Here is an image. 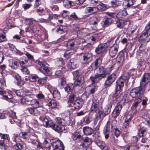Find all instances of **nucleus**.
Returning <instances> with one entry per match:
<instances>
[{
    "instance_id": "obj_1",
    "label": "nucleus",
    "mask_w": 150,
    "mask_h": 150,
    "mask_svg": "<svg viewBox=\"0 0 150 150\" xmlns=\"http://www.w3.org/2000/svg\"><path fill=\"white\" fill-rule=\"evenodd\" d=\"M6 87L5 81L4 79H0V94L3 96L4 99L10 102H13V96L8 92H6L3 91V88Z\"/></svg>"
},
{
    "instance_id": "obj_2",
    "label": "nucleus",
    "mask_w": 150,
    "mask_h": 150,
    "mask_svg": "<svg viewBox=\"0 0 150 150\" xmlns=\"http://www.w3.org/2000/svg\"><path fill=\"white\" fill-rule=\"evenodd\" d=\"M125 79L124 76H122L119 78L116 82L114 96L116 99L119 98L120 96L121 91L124 86Z\"/></svg>"
},
{
    "instance_id": "obj_3",
    "label": "nucleus",
    "mask_w": 150,
    "mask_h": 150,
    "mask_svg": "<svg viewBox=\"0 0 150 150\" xmlns=\"http://www.w3.org/2000/svg\"><path fill=\"white\" fill-rule=\"evenodd\" d=\"M149 33L147 32H144L140 35L139 38V42L141 43L139 47V49L137 51L138 52L141 53L142 51L144 50L146 44L149 41Z\"/></svg>"
},
{
    "instance_id": "obj_4",
    "label": "nucleus",
    "mask_w": 150,
    "mask_h": 150,
    "mask_svg": "<svg viewBox=\"0 0 150 150\" xmlns=\"http://www.w3.org/2000/svg\"><path fill=\"white\" fill-rule=\"evenodd\" d=\"M40 119L43 122V125L45 127H51L55 131H61L64 128V127L61 128H59L56 124L53 122L52 120H49L47 117H40Z\"/></svg>"
},
{
    "instance_id": "obj_5",
    "label": "nucleus",
    "mask_w": 150,
    "mask_h": 150,
    "mask_svg": "<svg viewBox=\"0 0 150 150\" xmlns=\"http://www.w3.org/2000/svg\"><path fill=\"white\" fill-rule=\"evenodd\" d=\"M38 64L41 66L39 68L40 72L46 75L49 76L51 74L50 69L47 63L43 61H38Z\"/></svg>"
},
{
    "instance_id": "obj_6",
    "label": "nucleus",
    "mask_w": 150,
    "mask_h": 150,
    "mask_svg": "<svg viewBox=\"0 0 150 150\" xmlns=\"http://www.w3.org/2000/svg\"><path fill=\"white\" fill-rule=\"evenodd\" d=\"M130 95L133 98H141L143 95V91L140 87H137L131 91Z\"/></svg>"
},
{
    "instance_id": "obj_7",
    "label": "nucleus",
    "mask_w": 150,
    "mask_h": 150,
    "mask_svg": "<svg viewBox=\"0 0 150 150\" xmlns=\"http://www.w3.org/2000/svg\"><path fill=\"white\" fill-rule=\"evenodd\" d=\"M80 43L81 41L78 40L71 39L67 42L66 46L68 48L72 50L77 47Z\"/></svg>"
},
{
    "instance_id": "obj_8",
    "label": "nucleus",
    "mask_w": 150,
    "mask_h": 150,
    "mask_svg": "<svg viewBox=\"0 0 150 150\" xmlns=\"http://www.w3.org/2000/svg\"><path fill=\"white\" fill-rule=\"evenodd\" d=\"M99 100L96 97H93L92 99V104L90 111L93 113L97 112L99 110Z\"/></svg>"
},
{
    "instance_id": "obj_9",
    "label": "nucleus",
    "mask_w": 150,
    "mask_h": 150,
    "mask_svg": "<svg viewBox=\"0 0 150 150\" xmlns=\"http://www.w3.org/2000/svg\"><path fill=\"white\" fill-rule=\"evenodd\" d=\"M52 145L54 150H64V146L62 142L57 140L52 142Z\"/></svg>"
},
{
    "instance_id": "obj_10",
    "label": "nucleus",
    "mask_w": 150,
    "mask_h": 150,
    "mask_svg": "<svg viewBox=\"0 0 150 150\" xmlns=\"http://www.w3.org/2000/svg\"><path fill=\"white\" fill-rule=\"evenodd\" d=\"M108 47L107 43L100 44L96 48L95 51L96 54H100L105 50Z\"/></svg>"
},
{
    "instance_id": "obj_11",
    "label": "nucleus",
    "mask_w": 150,
    "mask_h": 150,
    "mask_svg": "<svg viewBox=\"0 0 150 150\" xmlns=\"http://www.w3.org/2000/svg\"><path fill=\"white\" fill-rule=\"evenodd\" d=\"M116 76L115 74H112L108 76L105 82V86H110L116 80Z\"/></svg>"
},
{
    "instance_id": "obj_12",
    "label": "nucleus",
    "mask_w": 150,
    "mask_h": 150,
    "mask_svg": "<svg viewBox=\"0 0 150 150\" xmlns=\"http://www.w3.org/2000/svg\"><path fill=\"white\" fill-rule=\"evenodd\" d=\"M55 120L56 122L58 123L61 126H59L57 125L56 124V126H57L59 128L61 129V128L64 127V128L63 129H62V130L61 131H56L58 132H62L64 130H65V127H64V125H66V121L65 120L62 118L60 117H57L55 119Z\"/></svg>"
},
{
    "instance_id": "obj_13",
    "label": "nucleus",
    "mask_w": 150,
    "mask_h": 150,
    "mask_svg": "<svg viewBox=\"0 0 150 150\" xmlns=\"http://www.w3.org/2000/svg\"><path fill=\"white\" fill-rule=\"evenodd\" d=\"M150 79V75L149 73H145L143 75L140 82V86L144 87L148 83Z\"/></svg>"
},
{
    "instance_id": "obj_14",
    "label": "nucleus",
    "mask_w": 150,
    "mask_h": 150,
    "mask_svg": "<svg viewBox=\"0 0 150 150\" xmlns=\"http://www.w3.org/2000/svg\"><path fill=\"white\" fill-rule=\"evenodd\" d=\"M119 46L117 44L113 45L110 48L109 51V54L111 57H112L115 56L118 52Z\"/></svg>"
},
{
    "instance_id": "obj_15",
    "label": "nucleus",
    "mask_w": 150,
    "mask_h": 150,
    "mask_svg": "<svg viewBox=\"0 0 150 150\" xmlns=\"http://www.w3.org/2000/svg\"><path fill=\"white\" fill-rule=\"evenodd\" d=\"M83 104V100L80 98L77 100L73 104L75 110H79L82 107Z\"/></svg>"
},
{
    "instance_id": "obj_16",
    "label": "nucleus",
    "mask_w": 150,
    "mask_h": 150,
    "mask_svg": "<svg viewBox=\"0 0 150 150\" xmlns=\"http://www.w3.org/2000/svg\"><path fill=\"white\" fill-rule=\"evenodd\" d=\"M25 23L26 25H28L29 26L30 29L32 30V31L34 33V30L33 28L31 27V25L37 22V21L34 20L33 18H25L24 19Z\"/></svg>"
},
{
    "instance_id": "obj_17",
    "label": "nucleus",
    "mask_w": 150,
    "mask_h": 150,
    "mask_svg": "<svg viewBox=\"0 0 150 150\" xmlns=\"http://www.w3.org/2000/svg\"><path fill=\"white\" fill-rule=\"evenodd\" d=\"M92 55L90 53H86L83 54L81 62L82 64L88 63L91 58Z\"/></svg>"
},
{
    "instance_id": "obj_18",
    "label": "nucleus",
    "mask_w": 150,
    "mask_h": 150,
    "mask_svg": "<svg viewBox=\"0 0 150 150\" xmlns=\"http://www.w3.org/2000/svg\"><path fill=\"white\" fill-rule=\"evenodd\" d=\"M98 72L100 73L99 74L101 78H105L108 74L107 69L103 67H100L98 69Z\"/></svg>"
},
{
    "instance_id": "obj_19",
    "label": "nucleus",
    "mask_w": 150,
    "mask_h": 150,
    "mask_svg": "<svg viewBox=\"0 0 150 150\" xmlns=\"http://www.w3.org/2000/svg\"><path fill=\"white\" fill-rule=\"evenodd\" d=\"M68 67L72 69H75L78 67V62L75 59H72L70 60L68 63Z\"/></svg>"
},
{
    "instance_id": "obj_20",
    "label": "nucleus",
    "mask_w": 150,
    "mask_h": 150,
    "mask_svg": "<svg viewBox=\"0 0 150 150\" xmlns=\"http://www.w3.org/2000/svg\"><path fill=\"white\" fill-rule=\"evenodd\" d=\"M27 93H26V95L22 97V98L20 100L21 103L25 104H28L30 103L31 99H32V98L31 97L30 95H27Z\"/></svg>"
},
{
    "instance_id": "obj_21",
    "label": "nucleus",
    "mask_w": 150,
    "mask_h": 150,
    "mask_svg": "<svg viewBox=\"0 0 150 150\" xmlns=\"http://www.w3.org/2000/svg\"><path fill=\"white\" fill-rule=\"evenodd\" d=\"M37 108L34 107H30L28 108L27 110L30 114L35 116H37L40 113V112L37 109Z\"/></svg>"
},
{
    "instance_id": "obj_22",
    "label": "nucleus",
    "mask_w": 150,
    "mask_h": 150,
    "mask_svg": "<svg viewBox=\"0 0 150 150\" xmlns=\"http://www.w3.org/2000/svg\"><path fill=\"white\" fill-rule=\"evenodd\" d=\"M47 105L51 108H55L57 106V102L54 99H49L46 101Z\"/></svg>"
},
{
    "instance_id": "obj_23",
    "label": "nucleus",
    "mask_w": 150,
    "mask_h": 150,
    "mask_svg": "<svg viewBox=\"0 0 150 150\" xmlns=\"http://www.w3.org/2000/svg\"><path fill=\"white\" fill-rule=\"evenodd\" d=\"M84 78L82 76H79L74 82V85L75 86L82 85L84 82Z\"/></svg>"
},
{
    "instance_id": "obj_24",
    "label": "nucleus",
    "mask_w": 150,
    "mask_h": 150,
    "mask_svg": "<svg viewBox=\"0 0 150 150\" xmlns=\"http://www.w3.org/2000/svg\"><path fill=\"white\" fill-rule=\"evenodd\" d=\"M7 115L11 119H9L10 122L11 124H13L16 121V112L12 110H10L7 113Z\"/></svg>"
},
{
    "instance_id": "obj_25",
    "label": "nucleus",
    "mask_w": 150,
    "mask_h": 150,
    "mask_svg": "<svg viewBox=\"0 0 150 150\" xmlns=\"http://www.w3.org/2000/svg\"><path fill=\"white\" fill-rule=\"evenodd\" d=\"M98 11V9L96 7H88L85 9V11L86 13H88L90 15H91L97 13Z\"/></svg>"
},
{
    "instance_id": "obj_26",
    "label": "nucleus",
    "mask_w": 150,
    "mask_h": 150,
    "mask_svg": "<svg viewBox=\"0 0 150 150\" xmlns=\"http://www.w3.org/2000/svg\"><path fill=\"white\" fill-rule=\"evenodd\" d=\"M72 138L76 142H79L82 139V137L79 132H75L72 134Z\"/></svg>"
},
{
    "instance_id": "obj_27",
    "label": "nucleus",
    "mask_w": 150,
    "mask_h": 150,
    "mask_svg": "<svg viewBox=\"0 0 150 150\" xmlns=\"http://www.w3.org/2000/svg\"><path fill=\"white\" fill-rule=\"evenodd\" d=\"M9 66L11 68L16 69L18 68V64L16 61L13 59H10L9 61Z\"/></svg>"
},
{
    "instance_id": "obj_28",
    "label": "nucleus",
    "mask_w": 150,
    "mask_h": 150,
    "mask_svg": "<svg viewBox=\"0 0 150 150\" xmlns=\"http://www.w3.org/2000/svg\"><path fill=\"white\" fill-rule=\"evenodd\" d=\"M15 93L17 96L23 97L24 95H26V93H28L29 91H26L24 89H21L16 91Z\"/></svg>"
},
{
    "instance_id": "obj_29",
    "label": "nucleus",
    "mask_w": 150,
    "mask_h": 150,
    "mask_svg": "<svg viewBox=\"0 0 150 150\" xmlns=\"http://www.w3.org/2000/svg\"><path fill=\"white\" fill-rule=\"evenodd\" d=\"M76 93L74 92H71L69 96L68 102L73 104L76 101Z\"/></svg>"
},
{
    "instance_id": "obj_30",
    "label": "nucleus",
    "mask_w": 150,
    "mask_h": 150,
    "mask_svg": "<svg viewBox=\"0 0 150 150\" xmlns=\"http://www.w3.org/2000/svg\"><path fill=\"white\" fill-rule=\"evenodd\" d=\"M127 21L124 20H119L116 21V24L117 27L121 28L127 24Z\"/></svg>"
},
{
    "instance_id": "obj_31",
    "label": "nucleus",
    "mask_w": 150,
    "mask_h": 150,
    "mask_svg": "<svg viewBox=\"0 0 150 150\" xmlns=\"http://www.w3.org/2000/svg\"><path fill=\"white\" fill-rule=\"evenodd\" d=\"M83 130L84 134L87 135L91 134L93 131L92 128L88 127H83Z\"/></svg>"
},
{
    "instance_id": "obj_32",
    "label": "nucleus",
    "mask_w": 150,
    "mask_h": 150,
    "mask_svg": "<svg viewBox=\"0 0 150 150\" xmlns=\"http://www.w3.org/2000/svg\"><path fill=\"white\" fill-rule=\"evenodd\" d=\"M111 108L112 105L111 104H108L105 107L103 110L104 116H106L110 113Z\"/></svg>"
},
{
    "instance_id": "obj_33",
    "label": "nucleus",
    "mask_w": 150,
    "mask_h": 150,
    "mask_svg": "<svg viewBox=\"0 0 150 150\" xmlns=\"http://www.w3.org/2000/svg\"><path fill=\"white\" fill-rule=\"evenodd\" d=\"M102 62V59L100 58L97 59L94 63H93L91 65V66L93 68L96 69H97L98 66L100 65Z\"/></svg>"
},
{
    "instance_id": "obj_34",
    "label": "nucleus",
    "mask_w": 150,
    "mask_h": 150,
    "mask_svg": "<svg viewBox=\"0 0 150 150\" xmlns=\"http://www.w3.org/2000/svg\"><path fill=\"white\" fill-rule=\"evenodd\" d=\"M30 103V105L34 107L39 108L41 106L39 100L36 99H31Z\"/></svg>"
},
{
    "instance_id": "obj_35",
    "label": "nucleus",
    "mask_w": 150,
    "mask_h": 150,
    "mask_svg": "<svg viewBox=\"0 0 150 150\" xmlns=\"http://www.w3.org/2000/svg\"><path fill=\"white\" fill-rule=\"evenodd\" d=\"M142 101V99L141 98H136V99L134 101V102L132 106L131 107V109L133 110L136 109L137 107Z\"/></svg>"
},
{
    "instance_id": "obj_36",
    "label": "nucleus",
    "mask_w": 150,
    "mask_h": 150,
    "mask_svg": "<svg viewBox=\"0 0 150 150\" xmlns=\"http://www.w3.org/2000/svg\"><path fill=\"white\" fill-rule=\"evenodd\" d=\"M116 122L115 120L112 121V123L108 121L107 122V125L105 127L104 129H106L108 130H110V125L111 127L112 128L113 127L116 126Z\"/></svg>"
},
{
    "instance_id": "obj_37",
    "label": "nucleus",
    "mask_w": 150,
    "mask_h": 150,
    "mask_svg": "<svg viewBox=\"0 0 150 150\" xmlns=\"http://www.w3.org/2000/svg\"><path fill=\"white\" fill-rule=\"evenodd\" d=\"M135 1H125L123 3V5L125 8H127L131 6L135 2Z\"/></svg>"
},
{
    "instance_id": "obj_38",
    "label": "nucleus",
    "mask_w": 150,
    "mask_h": 150,
    "mask_svg": "<svg viewBox=\"0 0 150 150\" xmlns=\"http://www.w3.org/2000/svg\"><path fill=\"white\" fill-rule=\"evenodd\" d=\"M95 86H93V84L86 88V91H88V94H92L95 91Z\"/></svg>"
},
{
    "instance_id": "obj_39",
    "label": "nucleus",
    "mask_w": 150,
    "mask_h": 150,
    "mask_svg": "<svg viewBox=\"0 0 150 150\" xmlns=\"http://www.w3.org/2000/svg\"><path fill=\"white\" fill-rule=\"evenodd\" d=\"M114 15V13H113L109 12H106L105 15V18L112 23V19L113 18Z\"/></svg>"
},
{
    "instance_id": "obj_40",
    "label": "nucleus",
    "mask_w": 150,
    "mask_h": 150,
    "mask_svg": "<svg viewBox=\"0 0 150 150\" xmlns=\"http://www.w3.org/2000/svg\"><path fill=\"white\" fill-rule=\"evenodd\" d=\"M83 146L87 147L92 143V139L88 137L85 138L84 139Z\"/></svg>"
},
{
    "instance_id": "obj_41",
    "label": "nucleus",
    "mask_w": 150,
    "mask_h": 150,
    "mask_svg": "<svg viewBox=\"0 0 150 150\" xmlns=\"http://www.w3.org/2000/svg\"><path fill=\"white\" fill-rule=\"evenodd\" d=\"M52 94L53 98L57 99H59L60 98V94L57 90H53Z\"/></svg>"
},
{
    "instance_id": "obj_42",
    "label": "nucleus",
    "mask_w": 150,
    "mask_h": 150,
    "mask_svg": "<svg viewBox=\"0 0 150 150\" xmlns=\"http://www.w3.org/2000/svg\"><path fill=\"white\" fill-rule=\"evenodd\" d=\"M74 53V50H67L64 54V56L66 59H68Z\"/></svg>"
},
{
    "instance_id": "obj_43",
    "label": "nucleus",
    "mask_w": 150,
    "mask_h": 150,
    "mask_svg": "<svg viewBox=\"0 0 150 150\" xmlns=\"http://www.w3.org/2000/svg\"><path fill=\"white\" fill-rule=\"evenodd\" d=\"M56 31L57 32L62 33L63 32H66L67 31V27L65 26L60 25L57 28Z\"/></svg>"
},
{
    "instance_id": "obj_44",
    "label": "nucleus",
    "mask_w": 150,
    "mask_h": 150,
    "mask_svg": "<svg viewBox=\"0 0 150 150\" xmlns=\"http://www.w3.org/2000/svg\"><path fill=\"white\" fill-rule=\"evenodd\" d=\"M116 60L119 63L122 62L124 60V57L122 52H121L117 56Z\"/></svg>"
},
{
    "instance_id": "obj_45",
    "label": "nucleus",
    "mask_w": 150,
    "mask_h": 150,
    "mask_svg": "<svg viewBox=\"0 0 150 150\" xmlns=\"http://www.w3.org/2000/svg\"><path fill=\"white\" fill-rule=\"evenodd\" d=\"M74 86L72 83H70L67 84L66 86L64 88L65 91L68 93L70 91L73 89Z\"/></svg>"
},
{
    "instance_id": "obj_46",
    "label": "nucleus",
    "mask_w": 150,
    "mask_h": 150,
    "mask_svg": "<svg viewBox=\"0 0 150 150\" xmlns=\"http://www.w3.org/2000/svg\"><path fill=\"white\" fill-rule=\"evenodd\" d=\"M128 14L126 10H124L117 13V18H122L123 16H126Z\"/></svg>"
},
{
    "instance_id": "obj_47",
    "label": "nucleus",
    "mask_w": 150,
    "mask_h": 150,
    "mask_svg": "<svg viewBox=\"0 0 150 150\" xmlns=\"http://www.w3.org/2000/svg\"><path fill=\"white\" fill-rule=\"evenodd\" d=\"M89 21L91 24L93 25H95V26L97 25L98 22V21L97 18L93 17L89 19Z\"/></svg>"
},
{
    "instance_id": "obj_48",
    "label": "nucleus",
    "mask_w": 150,
    "mask_h": 150,
    "mask_svg": "<svg viewBox=\"0 0 150 150\" xmlns=\"http://www.w3.org/2000/svg\"><path fill=\"white\" fill-rule=\"evenodd\" d=\"M92 119L91 117L87 115L83 117V122L86 124H88L92 121Z\"/></svg>"
},
{
    "instance_id": "obj_49",
    "label": "nucleus",
    "mask_w": 150,
    "mask_h": 150,
    "mask_svg": "<svg viewBox=\"0 0 150 150\" xmlns=\"http://www.w3.org/2000/svg\"><path fill=\"white\" fill-rule=\"evenodd\" d=\"M98 78L99 79H101L99 74L97 73L94 76H91L90 77V79L93 83H95L96 81H97V79Z\"/></svg>"
},
{
    "instance_id": "obj_50",
    "label": "nucleus",
    "mask_w": 150,
    "mask_h": 150,
    "mask_svg": "<svg viewBox=\"0 0 150 150\" xmlns=\"http://www.w3.org/2000/svg\"><path fill=\"white\" fill-rule=\"evenodd\" d=\"M29 141L32 144L36 146L39 142L37 136L33 137L29 139Z\"/></svg>"
},
{
    "instance_id": "obj_51",
    "label": "nucleus",
    "mask_w": 150,
    "mask_h": 150,
    "mask_svg": "<svg viewBox=\"0 0 150 150\" xmlns=\"http://www.w3.org/2000/svg\"><path fill=\"white\" fill-rule=\"evenodd\" d=\"M28 63V60L25 57H23L20 59V64L21 66H24V65H26Z\"/></svg>"
},
{
    "instance_id": "obj_52",
    "label": "nucleus",
    "mask_w": 150,
    "mask_h": 150,
    "mask_svg": "<svg viewBox=\"0 0 150 150\" xmlns=\"http://www.w3.org/2000/svg\"><path fill=\"white\" fill-rule=\"evenodd\" d=\"M112 23L108 20L105 18L101 22V25L103 27H105L110 25Z\"/></svg>"
},
{
    "instance_id": "obj_53",
    "label": "nucleus",
    "mask_w": 150,
    "mask_h": 150,
    "mask_svg": "<svg viewBox=\"0 0 150 150\" xmlns=\"http://www.w3.org/2000/svg\"><path fill=\"white\" fill-rule=\"evenodd\" d=\"M47 81V77H45L40 79L38 81V82L40 85H43Z\"/></svg>"
},
{
    "instance_id": "obj_54",
    "label": "nucleus",
    "mask_w": 150,
    "mask_h": 150,
    "mask_svg": "<svg viewBox=\"0 0 150 150\" xmlns=\"http://www.w3.org/2000/svg\"><path fill=\"white\" fill-rule=\"evenodd\" d=\"M21 71L25 74H28L30 73V71L25 66L21 67Z\"/></svg>"
},
{
    "instance_id": "obj_55",
    "label": "nucleus",
    "mask_w": 150,
    "mask_h": 150,
    "mask_svg": "<svg viewBox=\"0 0 150 150\" xmlns=\"http://www.w3.org/2000/svg\"><path fill=\"white\" fill-rule=\"evenodd\" d=\"M64 6L67 8H69L72 5V2L70 1H64Z\"/></svg>"
},
{
    "instance_id": "obj_56",
    "label": "nucleus",
    "mask_w": 150,
    "mask_h": 150,
    "mask_svg": "<svg viewBox=\"0 0 150 150\" xmlns=\"http://www.w3.org/2000/svg\"><path fill=\"white\" fill-rule=\"evenodd\" d=\"M50 141L48 139H45L43 143L44 147L46 148H49L50 147Z\"/></svg>"
},
{
    "instance_id": "obj_57",
    "label": "nucleus",
    "mask_w": 150,
    "mask_h": 150,
    "mask_svg": "<svg viewBox=\"0 0 150 150\" xmlns=\"http://www.w3.org/2000/svg\"><path fill=\"white\" fill-rule=\"evenodd\" d=\"M146 129L145 128L142 127L139 130V134L140 137H141L144 136L145 132H146Z\"/></svg>"
},
{
    "instance_id": "obj_58",
    "label": "nucleus",
    "mask_w": 150,
    "mask_h": 150,
    "mask_svg": "<svg viewBox=\"0 0 150 150\" xmlns=\"http://www.w3.org/2000/svg\"><path fill=\"white\" fill-rule=\"evenodd\" d=\"M38 78L37 75L35 74H31L29 76V80L31 82L35 81Z\"/></svg>"
},
{
    "instance_id": "obj_59",
    "label": "nucleus",
    "mask_w": 150,
    "mask_h": 150,
    "mask_svg": "<svg viewBox=\"0 0 150 150\" xmlns=\"http://www.w3.org/2000/svg\"><path fill=\"white\" fill-rule=\"evenodd\" d=\"M138 148V147L136 145H129L126 148L125 150H136Z\"/></svg>"
},
{
    "instance_id": "obj_60",
    "label": "nucleus",
    "mask_w": 150,
    "mask_h": 150,
    "mask_svg": "<svg viewBox=\"0 0 150 150\" xmlns=\"http://www.w3.org/2000/svg\"><path fill=\"white\" fill-rule=\"evenodd\" d=\"M0 147L2 150H5L7 148L3 140H0Z\"/></svg>"
},
{
    "instance_id": "obj_61",
    "label": "nucleus",
    "mask_w": 150,
    "mask_h": 150,
    "mask_svg": "<svg viewBox=\"0 0 150 150\" xmlns=\"http://www.w3.org/2000/svg\"><path fill=\"white\" fill-rule=\"evenodd\" d=\"M103 133L105 139H108L110 133V130H108L106 129H104L103 131Z\"/></svg>"
},
{
    "instance_id": "obj_62",
    "label": "nucleus",
    "mask_w": 150,
    "mask_h": 150,
    "mask_svg": "<svg viewBox=\"0 0 150 150\" xmlns=\"http://www.w3.org/2000/svg\"><path fill=\"white\" fill-rule=\"evenodd\" d=\"M28 134L26 132H22L21 134L20 135V137L25 139H28L29 138Z\"/></svg>"
},
{
    "instance_id": "obj_63",
    "label": "nucleus",
    "mask_w": 150,
    "mask_h": 150,
    "mask_svg": "<svg viewBox=\"0 0 150 150\" xmlns=\"http://www.w3.org/2000/svg\"><path fill=\"white\" fill-rule=\"evenodd\" d=\"M23 146L20 143H17L14 146V148L16 150H21L23 148Z\"/></svg>"
},
{
    "instance_id": "obj_64",
    "label": "nucleus",
    "mask_w": 150,
    "mask_h": 150,
    "mask_svg": "<svg viewBox=\"0 0 150 150\" xmlns=\"http://www.w3.org/2000/svg\"><path fill=\"white\" fill-rule=\"evenodd\" d=\"M120 113V112L114 109L112 113V115L114 117H116L119 115Z\"/></svg>"
}]
</instances>
